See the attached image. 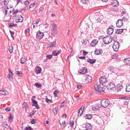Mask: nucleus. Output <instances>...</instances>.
Segmentation results:
<instances>
[{
    "mask_svg": "<svg viewBox=\"0 0 130 130\" xmlns=\"http://www.w3.org/2000/svg\"><path fill=\"white\" fill-rule=\"evenodd\" d=\"M104 77H103L102 76L100 77L99 78V82L100 84L102 85L104 84L107 82L106 79Z\"/></svg>",
    "mask_w": 130,
    "mask_h": 130,
    "instance_id": "nucleus-6",
    "label": "nucleus"
},
{
    "mask_svg": "<svg viewBox=\"0 0 130 130\" xmlns=\"http://www.w3.org/2000/svg\"><path fill=\"white\" fill-rule=\"evenodd\" d=\"M29 29H26L25 31V33H26V32H29Z\"/></svg>",
    "mask_w": 130,
    "mask_h": 130,
    "instance_id": "nucleus-59",
    "label": "nucleus"
},
{
    "mask_svg": "<svg viewBox=\"0 0 130 130\" xmlns=\"http://www.w3.org/2000/svg\"><path fill=\"white\" fill-rule=\"evenodd\" d=\"M36 112V110H35V111H34V110H33L32 112H31L30 113L29 115L30 116H32L33 115L34 113H35Z\"/></svg>",
    "mask_w": 130,
    "mask_h": 130,
    "instance_id": "nucleus-43",
    "label": "nucleus"
},
{
    "mask_svg": "<svg viewBox=\"0 0 130 130\" xmlns=\"http://www.w3.org/2000/svg\"><path fill=\"white\" fill-rule=\"evenodd\" d=\"M9 31L11 35H13L14 34V32L11 31L10 30H9Z\"/></svg>",
    "mask_w": 130,
    "mask_h": 130,
    "instance_id": "nucleus-57",
    "label": "nucleus"
},
{
    "mask_svg": "<svg viewBox=\"0 0 130 130\" xmlns=\"http://www.w3.org/2000/svg\"><path fill=\"white\" fill-rule=\"evenodd\" d=\"M6 0L0 1V7L1 9H5L6 8L7 3Z\"/></svg>",
    "mask_w": 130,
    "mask_h": 130,
    "instance_id": "nucleus-5",
    "label": "nucleus"
},
{
    "mask_svg": "<svg viewBox=\"0 0 130 130\" xmlns=\"http://www.w3.org/2000/svg\"><path fill=\"white\" fill-rule=\"evenodd\" d=\"M71 31L70 30H69L68 31L67 35L68 36H69L70 35V33Z\"/></svg>",
    "mask_w": 130,
    "mask_h": 130,
    "instance_id": "nucleus-64",
    "label": "nucleus"
},
{
    "mask_svg": "<svg viewBox=\"0 0 130 130\" xmlns=\"http://www.w3.org/2000/svg\"><path fill=\"white\" fill-rule=\"evenodd\" d=\"M83 77L86 78V81L88 83L91 82L92 79V77L89 75H85L83 76Z\"/></svg>",
    "mask_w": 130,
    "mask_h": 130,
    "instance_id": "nucleus-8",
    "label": "nucleus"
},
{
    "mask_svg": "<svg viewBox=\"0 0 130 130\" xmlns=\"http://www.w3.org/2000/svg\"><path fill=\"white\" fill-rule=\"evenodd\" d=\"M94 89L98 92L100 93H104V88L101 86V85L97 84H95L94 86Z\"/></svg>",
    "mask_w": 130,
    "mask_h": 130,
    "instance_id": "nucleus-1",
    "label": "nucleus"
},
{
    "mask_svg": "<svg viewBox=\"0 0 130 130\" xmlns=\"http://www.w3.org/2000/svg\"><path fill=\"white\" fill-rule=\"evenodd\" d=\"M113 31V29L111 28H109L107 29V33L109 35H111L112 34Z\"/></svg>",
    "mask_w": 130,
    "mask_h": 130,
    "instance_id": "nucleus-16",
    "label": "nucleus"
},
{
    "mask_svg": "<svg viewBox=\"0 0 130 130\" xmlns=\"http://www.w3.org/2000/svg\"><path fill=\"white\" fill-rule=\"evenodd\" d=\"M12 73L11 72L10 74L9 73L8 76V79H10V80H12Z\"/></svg>",
    "mask_w": 130,
    "mask_h": 130,
    "instance_id": "nucleus-32",
    "label": "nucleus"
},
{
    "mask_svg": "<svg viewBox=\"0 0 130 130\" xmlns=\"http://www.w3.org/2000/svg\"><path fill=\"white\" fill-rule=\"evenodd\" d=\"M52 31L51 32V34L52 35H56L57 33V28H51Z\"/></svg>",
    "mask_w": 130,
    "mask_h": 130,
    "instance_id": "nucleus-18",
    "label": "nucleus"
},
{
    "mask_svg": "<svg viewBox=\"0 0 130 130\" xmlns=\"http://www.w3.org/2000/svg\"><path fill=\"white\" fill-rule=\"evenodd\" d=\"M124 62L126 64H129L130 66V58H127L124 59Z\"/></svg>",
    "mask_w": 130,
    "mask_h": 130,
    "instance_id": "nucleus-19",
    "label": "nucleus"
},
{
    "mask_svg": "<svg viewBox=\"0 0 130 130\" xmlns=\"http://www.w3.org/2000/svg\"><path fill=\"white\" fill-rule=\"evenodd\" d=\"M52 25V28H54L55 29L56 28H57V26L55 24L53 23Z\"/></svg>",
    "mask_w": 130,
    "mask_h": 130,
    "instance_id": "nucleus-48",
    "label": "nucleus"
},
{
    "mask_svg": "<svg viewBox=\"0 0 130 130\" xmlns=\"http://www.w3.org/2000/svg\"><path fill=\"white\" fill-rule=\"evenodd\" d=\"M23 20L22 17L21 15H19L16 18L15 21L16 22H22Z\"/></svg>",
    "mask_w": 130,
    "mask_h": 130,
    "instance_id": "nucleus-11",
    "label": "nucleus"
},
{
    "mask_svg": "<svg viewBox=\"0 0 130 130\" xmlns=\"http://www.w3.org/2000/svg\"><path fill=\"white\" fill-rule=\"evenodd\" d=\"M112 58L113 59H116L117 58V54H115L114 55H113V56L112 57Z\"/></svg>",
    "mask_w": 130,
    "mask_h": 130,
    "instance_id": "nucleus-52",
    "label": "nucleus"
},
{
    "mask_svg": "<svg viewBox=\"0 0 130 130\" xmlns=\"http://www.w3.org/2000/svg\"><path fill=\"white\" fill-rule=\"evenodd\" d=\"M16 25V24H14L13 23H10L8 24V26L9 27H11Z\"/></svg>",
    "mask_w": 130,
    "mask_h": 130,
    "instance_id": "nucleus-41",
    "label": "nucleus"
},
{
    "mask_svg": "<svg viewBox=\"0 0 130 130\" xmlns=\"http://www.w3.org/2000/svg\"><path fill=\"white\" fill-rule=\"evenodd\" d=\"M82 87V86L81 85H79L77 86V88L78 89H80Z\"/></svg>",
    "mask_w": 130,
    "mask_h": 130,
    "instance_id": "nucleus-63",
    "label": "nucleus"
},
{
    "mask_svg": "<svg viewBox=\"0 0 130 130\" xmlns=\"http://www.w3.org/2000/svg\"><path fill=\"white\" fill-rule=\"evenodd\" d=\"M88 53L87 52L85 51H83V54L84 55H86Z\"/></svg>",
    "mask_w": 130,
    "mask_h": 130,
    "instance_id": "nucleus-61",
    "label": "nucleus"
},
{
    "mask_svg": "<svg viewBox=\"0 0 130 130\" xmlns=\"http://www.w3.org/2000/svg\"><path fill=\"white\" fill-rule=\"evenodd\" d=\"M60 50H55L53 52L52 54L53 55L57 56L60 53Z\"/></svg>",
    "mask_w": 130,
    "mask_h": 130,
    "instance_id": "nucleus-26",
    "label": "nucleus"
},
{
    "mask_svg": "<svg viewBox=\"0 0 130 130\" xmlns=\"http://www.w3.org/2000/svg\"><path fill=\"white\" fill-rule=\"evenodd\" d=\"M119 44L118 42L115 41L114 43L113 46V48L115 51H117L119 50Z\"/></svg>",
    "mask_w": 130,
    "mask_h": 130,
    "instance_id": "nucleus-4",
    "label": "nucleus"
},
{
    "mask_svg": "<svg viewBox=\"0 0 130 130\" xmlns=\"http://www.w3.org/2000/svg\"><path fill=\"white\" fill-rule=\"evenodd\" d=\"M112 5L114 7L117 6L119 5V3L117 1L113 0L111 2Z\"/></svg>",
    "mask_w": 130,
    "mask_h": 130,
    "instance_id": "nucleus-15",
    "label": "nucleus"
},
{
    "mask_svg": "<svg viewBox=\"0 0 130 130\" xmlns=\"http://www.w3.org/2000/svg\"><path fill=\"white\" fill-rule=\"evenodd\" d=\"M115 70V68L113 67L112 66H111L110 68V71L112 72H113Z\"/></svg>",
    "mask_w": 130,
    "mask_h": 130,
    "instance_id": "nucleus-35",
    "label": "nucleus"
},
{
    "mask_svg": "<svg viewBox=\"0 0 130 130\" xmlns=\"http://www.w3.org/2000/svg\"><path fill=\"white\" fill-rule=\"evenodd\" d=\"M85 56H82V57H79V58L81 59H85Z\"/></svg>",
    "mask_w": 130,
    "mask_h": 130,
    "instance_id": "nucleus-62",
    "label": "nucleus"
},
{
    "mask_svg": "<svg viewBox=\"0 0 130 130\" xmlns=\"http://www.w3.org/2000/svg\"><path fill=\"white\" fill-rule=\"evenodd\" d=\"M53 111L54 114L56 115L57 114V109L56 108H55L53 110Z\"/></svg>",
    "mask_w": 130,
    "mask_h": 130,
    "instance_id": "nucleus-45",
    "label": "nucleus"
},
{
    "mask_svg": "<svg viewBox=\"0 0 130 130\" xmlns=\"http://www.w3.org/2000/svg\"><path fill=\"white\" fill-rule=\"evenodd\" d=\"M0 93L3 95L6 94L7 95L8 94V92L6 90L3 89L0 91Z\"/></svg>",
    "mask_w": 130,
    "mask_h": 130,
    "instance_id": "nucleus-22",
    "label": "nucleus"
},
{
    "mask_svg": "<svg viewBox=\"0 0 130 130\" xmlns=\"http://www.w3.org/2000/svg\"><path fill=\"white\" fill-rule=\"evenodd\" d=\"M85 117L86 119H89L92 118V116L91 114H86Z\"/></svg>",
    "mask_w": 130,
    "mask_h": 130,
    "instance_id": "nucleus-27",
    "label": "nucleus"
},
{
    "mask_svg": "<svg viewBox=\"0 0 130 130\" xmlns=\"http://www.w3.org/2000/svg\"><path fill=\"white\" fill-rule=\"evenodd\" d=\"M123 30V29H118L116 30V33L117 34H121Z\"/></svg>",
    "mask_w": 130,
    "mask_h": 130,
    "instance_id": "nucleus-28",
    "label": "nucleus"
},
{
    "mask_svg": "<svg viewBox=\"0 0 130 130\" xmlns=\"http://www.w3.org/2000/svg\"><path fill=\"white\" fill-rule=\"evenodd\" d=\"M22 107L23 108H25L26 109H27V108H28V106L26 102H25L23 103L22 104Z\"/></svg>",
    "mask_w": 130,
    "mask_h": 130,
    "instance_id": "nucleus-33",
    "label": "nucleus"
},
{
    "mask_svg": "<svg viewBox=\"0 0 130 130\" xmlns=\"http://www.w3.org/2000/svg\"><path fill=\"white\" fill-rule=\"evenodd\" d=\"M74 122L73 121H70V125L71 127H72L74 125Z\"/></svg>",
    "mask_w": 130,
    "mask_h": 130,
    "instance_id": "nucleus-46",
    "label": "nucleus"
},
{
    "mask_svg": "<svg viewBox=\"0 0 130 130\" xmlns=\"http://www.w3.org/2000/svg\"><path fill=\"white\" fill-rule=\"evenodd\" d=\"M126 90L127 92H130V84H128L126 85Z\"/></svg>",
    "mask_w": 130,
    "mask_h": 130,
    "instance_id": "nucleus-29",
    "label": "nucleus"
},
{
    "mask_svg": "<svg viewBox=\"0 0 130 130\" xmlns=\"http://www.w3.org/2000/svg\"><path fill=\"white\" fill-rule=\"evenodd\" d=\"M103 51L101 49H96L94 53L96 55H99L102 53Z\"/></svg>",
    "mask_w": 130,
    "mask_h": 130,
    "instance_id": "nucleus-17",
    "label": "nucleus"
},
{
    "mask_svg": "<svg viewBox=\"0 0 130 130\" xmlns=\"http://www.w3.org/2000/svg\"><path fill=\"white\" fill-rule=\"evenodd\" d=\"M55 42H51L50 44V47H54L55 45Z\"/></svg>",
    "mask_w": 130,
    "mask_h": 130,
    "instance_id": "nucleus-36",
    "label": "nucleus"
},
{
    "mask_svg": "<svg viewBox=\"0 0 130 130\" xmlns=\"http://www.w3.org/2000/svg\"><path fill=\"white\" fill-rule=\"evenodd\" d=\"M64 106V102H63L61 104V105L60 106V108H62V107Z\"/></svg>",
    "mask_w": 130,
    "mask_h": 130,
    "instance_id": "nucleus-54",
    "label": "nucleus"
},
{
    "mask_svg": "<svg viewBox=\"0 0 130 130\" xmlns=\"http://www.w3.org/2000/svg\"><path fill=\"white\" fill-rule=\"evenodd\" d=\"M31 100L32 103L34 104L35 105L37 104V102L36 100L33 99H32Z\"/></svg>",
    "mask_w": 130,
    "mask_h": 130,
    "instance_id": "nucleus-42",
    "label": "nucleus"
},
{
    "mask_svg": "<svg viewBox=\"0 0 130 130\" xmlns=\"http://www.w3.org/2000/svg\"><path fill=\"white\" fill-rule=\"evenodd\" d=\"M20 73H21V72L19 71H17L16 72V73L19 76L20 75Z\"/></svg>",
    "mask_w": 130,
    "mask_h": 130,
    "instance_id": "nucleus-58",
    "label": "nucleus"
},
{
    "mask_svg": "<svg viewBox=\"0 0 130 130\" xmlns=\"http://www.w3.org/2000/svg\"><path fill=\"white\" fill-rule=\"evenodd\" d=\"M43 33L39 31L36 34V38L37 39L40 40L43 38Z\"/></svg>",
    "mask_w": 130,
    "mask_h": 130,
    "instance_id": "nucleus-7",
    "label": "nucleus"
},
{
    "mask_svg": "<svg viewBox=\"0 0 130 130\" xmlns=\"http://www.w3.org/2000/svg\"><path fill=\"white\" fill-rule=\"evenodd\" d=\"M24 130H33V129L31 127H26L24 129Z\"/></svg>",
    "mask_w": 130,
    "mask_h": 130,
    "instance_id": "nucleus-38",
    "label": "nucleus"
},
{
    "mask_svg": "<svg viewBox=\"0 0 130 130\" xmlns=\"http://www.w3.org/2000/svg\"><path fill=\"white\" fill-rule=\"evenodd\" d=\"M35 106L37 108V109H39L40 108L38 104H37L36 105H32V106Z\"/></svg>",
    "mask_w": 130,
    "mask_h": 130,
    "instance_id": "nucleus-51",
    "label": "nucleus"
},
{
    "mask_svg": "<svg viewBox=\"0 0 130 130\" xmlns=\"http://www.w3.org/2000/svg\"><path fill=\"white\" fill-rule=\"evenodd\" d=\"M98 42V41L96 40H93L90 43L91 45L92 46L95 45Z\"/></svg>",
    "mask_w": 130,
    "mask_h": 130,
    "instance_id": "nucleus-20",
    "label": "nucleus"
},
{
    "mask_svg": "<svg viewBox=\"0 0 130 130\" xmlns=\"http://www.w3.org/2000/svg\"><path fill=\"white\" fill-rule=\"evenodd\" d=\"M13 47L12 46H10L9 48V51L10 53H12L13 52Z\"/></svg>",
    "mask_w": 130,
    "mask_h": 130,
    "instance_id": "nucleus-37",
    "label": "nucleus"
},
{
    "mask_svg": "<svg viewBox=\"0 0 130 130\" xmlns=\"http://www.w3.org/2000/svg\"><path fill=\"white\" fill-rule=\"evenodd\" d=\"M117 90L118 91H121L123 88V86L121 84H118L117 85Z\"/></svg>",
    "mask_w": 130,
    "mask_h": 130,
    "instance_id": "nucleus-25",
    "label": "nucleus"
},
{
    "mask_svg": "<svg viewBox=\"0 0 130 130\" xmlns=\"http://www.w3.org/2000/svg\"><path fill=\"white\" fill-rule=\"evenodd\" d=\"M13 14H15L17 13L18 12V10H14L13 11Z\"/></svg>",
    "mask_w": 130,
    "mask_h": 130,
    "instance_id": "nucleus-53",
    "label": "nucleus"
},
{
    "mask_svg": "<svg viewBox=\"0 0 130 130\" xmlns=\"http://www.w3.org/2000/svg\"><path fill=\"white\" fill-rule=\"evenodd\" d=\"M85 128L90 130L92 129V127L90 124L87 123L86 124Z\"/></svg>",
    "mask_w": 130,
    "mask_h": 130,
    "instance_id": "nucleus-24",
    "label": "nucleus"
},
{
    "mask_svg": "<svg viewBox=\"0 0 130 130\" xmlns=\"http://www.w3.org/2000/svg\"><path fill=\"white\" fill-rule=\"evenodd\" d=\"M52 55H47V56H46V57L49 59H51L52 58Z\"/></svg>",
    "mask_w": 130,
    "mask_h": 130,
    "instance_id": "nucleus-49",
    "label": "nucleus"
},
{
    "mask_svg": "<svg viewBox=\"0 0 130 130\" xmlns=\"http://www.w3.org/2000/svg\"><path fill=\"white\" fill-rule=\"evenodd\" d=\"M103 40L105 44H107L111 42L112 39L110 36H107L104 38Z\"/></svg>",
    "mask_w": 130,
    "mask_h": 130,
    "instance_id": "nucleus-3",
    "label": "nucleus"
},
{
    "mask_svg": "<svg viewBox=\"0 0 130 130\" xmlns=\"http://www.w3.org/2000/svg\"><path fill=\"white\" fill-rule=\"evenodd\" d=\"M84 108L85 107L84 106H82L79 109L78 112V116H81L83 112Z\"/></svg>",
    "mask_w": 130,
    "mask_h": 130,
    "instance_id": "nucleus-12",
    "label": "nucleus"
},
{
    "mask_svg": "<svg viewBox=\"0 0 130 130\" xmlns=\"http://www.w3.org/2000/svg\"><path fill=\"white\" fill-rule=\"evenodd\" d=\"M41 71V69L39 67L37 66L35 72L36 73H40Z\"/></svg>",
    "mask_w": 130,
    "mask_h": 130,
    "instance_id": "nucleus-21",
    "label": "nucleus"
},
{
    "mask_svg": "<svg viewBox=\"0 0 130 130\" xmlns=\"http://www.w3.org/2000/svg\"><path fill=\"white\" fill-rule=\"evenodd\" d=\"M59 92V91L57 90H55L54 91L53 93L54 95L55 96L57 97V94Z\"/></svg>",
    "mask_w": 130,
    "mask_h": 130,
    "instance_id": "nucleus-40",
    "label": "nucleus"
},
{
    "mask_svg": "<svg viewBox=\"0 0 130 130\" xmlns=\"http://www.w3.org/2000/svg\"><path fill=\"white\" fill-rule=\"evenodd\" d=\"M2 125L3 127H4L5 126L7 125V122H2Z\"/></svg>",
    "mask_w": 130,
    "mask_h": 130,
    "instance_id": "nucleus-47",
    "label": "nucleus"
},
{
    "mask_svg": "<svg viewBox=\"0 0 130 130\" xmlns=\"http://www.w3.org/2000/svg\"><path fill=\"white\" fill-rule=\"evenodd\" d=\"M79 72L82 74H85L87 72V69L85 67L83 68L82 69H80Z\"/></svg>",
    "mask_w": 130,
    "mask_h": 130,
    "instance_id": "nucleus-14",
    "label": "nucleus"
},
{
    "mask_svg": "<svg viewBox=\"0 0 130 130\" xmlns=\"http://www.w3.org/2000/svg\"><path fill=\"white\" fill-rule=\"evenodd\" d=\"M122 20L123 21H127V19L126 18L123 17Z\"/></svg>",
    "mask_w": 130,
    "mask_h": 130,
    "instance_id": "nucleus-56",
    "label": "nucleus"
},
{
    "mask_svg": "<svg viewBox=\"0 0 130 130\" xmlns=\"http://www.w3.org/2000/svg\"><path fill=\"white\" fill-rule=\"evenodd\" d=\"M49 25L47 24H46L44 25V26L46 29L48 27Z\"/></svg>",
    "mask_w": 130,
    "mask_h": 130,
    "instance_id": "nucleus-55",
    "label": "nucleus"
},
{
    "mask_svg": "<svg viewBox=\"0 0 130 130\" xmlns=\"http://www.w3.org/2000/svg\"><path fill=\"white\" fill-rule=\"evenodd\" d=\"M8 121L9 122H11L13 121V117L11 116V115L9 116V117L8 118Z\"/></svg>",
    "mask_w": 130,
    "mask_h": 130,
    "instance_id": "nucleus-31",
    "label": "nucleus"
},
{
    "mask_svg": "<svg viewBox=\"0 0 130 130\" xmlns=\"http://www.w3.org/2000/svg\"><path fill=\"white\" fill-rule=\"evenodd\" d=\"M114 84L112 83H110L107 86V89L108 90H111L115 87Z\"/></svg>",
    "mask_w": 130,
    "mask_h": 130,
    "instance_id": "nucleus-9",
    "label": "nucleus"
},
{
    "mask_svg": "<svg viewBox=\"0 0 130 130\" xmlns=\"http://www.w3.org/2000/svg\"><path fill=\"white\" fill-rule=\"evenodd\" d=\"M26 59L24 58H22L20 59V63L22 64H24L25 62Z\"/></svg>",
    "mask_w": 130,
    "mask_h": 130,
    "instance_id": "nucleus-30",
    "label": "nucleus"
},
{
    "mask_svg": "<svg viewBox=\"0 0 130 130\" xmlns=\"http://www.w3.org/2000/svg\"><path fill=\"white\" fill-rule=\"evenodd\" d=\"M96 60L95 59H88L87 60V62H89L91 64H93L96 62Z\"/></svg>",
    "mask_w": 130,
    "mask_h": 130,
    "instance_id": "nucleus-23",
    "label": "nucleus"
},
{
    "mask_svg": "<svg viewBox=\"0 0 130 130\" xmlns=\"http://www.w3.org/2000/svg\"><path fill=\"white\" fill-rule=\"evenodd\" d=\"M81 2L83 4H85L88 3L87 0H81Z\"/></svg>",
    "mask_w": 130,
    "mask_h": 130,
    "instance_id": "nucleus-44",
    "label": "nucleus"
},
{
    "mask_svg": "<svg viewBox=\"0 0 130 130\" xmlns=\"http://www.w3.org/2000/svg\"><path fill=\"white\" fill-rule=\"evenodd\" d=\"M31 123L32 124H34L36 123V120L34 119H32L31 121Z\"/></svg>",
    "mask_w": 130,
    "mask_h": 130,
    "instance_id": "nucleus-50",
    "label": "nucleus"
},
{
    "mask_svg": "<svg viewBox=\"0 0 130 130\" xmlns=\"http://www.w3.org/2000/svg\"><path fill=\"white\" fill-rule=\"evenodd\" d=\"M100 108L99 104H95L92 106V109L96 111L98 110Z\"/></svg>",
    "mask_w": 130,
    "mask_h": 130,
    "instance_id": "nucleus-13",
    "label": "nucleus"
},
{
    "mask_svg": "<svg viewBox=\"0 0 130 130\" xmlns=\"http://www.w3.org/2000/svg\"><path fill=\"white\" fill-rule=\"evenodd\" d=\"M35 85L38 88H40L41 87V85L40 84L36 83L35 84Z\"/></svg>",
    "mask_w": 130,
    "mask_h": 130,
    "instance_id": "nucleus-34",
    "label": "nucleus"
},
{
    "mask_svg": "<svg viewBox=\"0 0 130 130\" xmlns=\"http://www.w3.org/2000/svg\"><path fill=\"white\" fill-rule=\"evenodd\" d=\"M110 101L108 99H104L101 102V105L103 107L105 108L110 104Z\"/></svg>",
    "mask_w": 130,
    "mask_h": 130,
    "instance_id": "nucleus-2",
    "label": "nucleus"
},
{
    "mask_svg": "<svg viewBox=\"0 0 130 130\" xmlns=\"http://www.w3.org/2000/svg\"><path fill=\"white\" fill-rule=\"evenodd\" d=\"M29 2L28 1H26L24 2V4L26 7H27L28 5L29 4Z\"/></svg>",
    "mask_w": 130,
    "mask_h": 130,
    "instance_id": "nucleus-39",
    "label": "nucleus"
},
{
    "mask_svg": "<svg viewBox=\"0 0 130 130\" xmlns=\"http://www.w3.org/2000/svg\"><path fill=\"white\" fill-rule=\"evenodd\" d=\"M117 26L118 27H120L122 26L123 22L122 20L119 19L116 23Z\"/></svg>",
    "mask_w": 130,
    "mask_h": 130,
    "instance_id": "nucleus-10",
    "label": "nucleus"
},
{
    "mask_svg": "<svg viewBox=\"0 0 130 130\" xmlns=\"http://www.w3.org/2000/svg\"><path fill=\"white\" fill-rule=\"evenodd\" d=\"M66 123V121H63L62 123V126H63Z\"/></svg>",
    "mask_w": 130,
    "mask_h": 130,
    "instance_id": "nucleus-60",
    "label": "nucleus"
}]
</instances>
